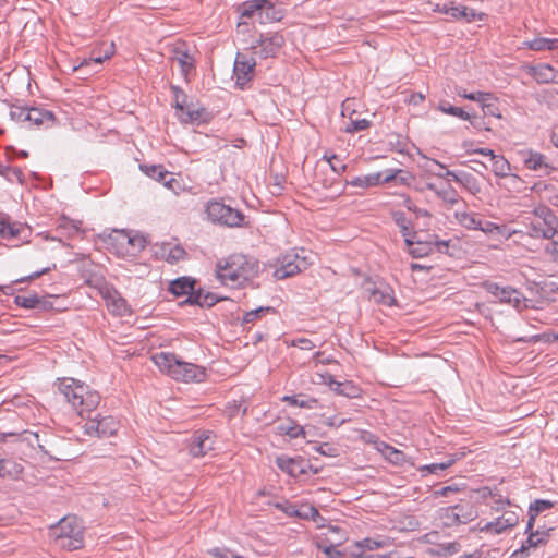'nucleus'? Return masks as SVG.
Here are the masks:
<instances>
[{"label": "nucleus", "instance_id": "59", "mask_svg": "<svg viewBox=\"0 0 558 558\" xmlns=\"http://www.w3.org/2000/svg\"><path fill=\"white\" fill-rule=\"evenodd\" d=\"M293 513L295 517L305 519L312 518L315 520L316 517H319L318 510L312 506H305L300 510H295Z\"/></svg>", "mask_w": 558, "mask_h": 558}, {"label": "nucleus", "instance_id": "29", "mask_svg": "<svg viewBox=\"0 0 558 558\" xmlns=\"http://www.w3.org/2000/svg\"><path fill=\"white\" fill-rule=\"evenodd\" d=\"M113 43L110 44L108 49L106 50L104 56L90 57L89 59H84L78 66H75V71L84 70L85 68H90L92 71L97 72L98 68L102 64V62L107 59H110L113 54Z\"/></svg>", "mask_w": 558, "mask_h": 558}, {"label": "nucleus", "instance_id": "21", "mask_svg": "<svg viewBox=\"0 0 558 558\" xmlns=\"http://www.w3.org/2000/svg\"><path fill=\"white\" fill-rule=\"evenodd\" d=\"M451 17L457 21H464L465 23H471L473 21H483L486 17V14L483 12H478L474 9L468 8L465 5L453 3Z\"/></svg>", "mask_w": 558, "mask_h": 558}, {"label": "nucleus", "instance_id": "31", "mask_svg": "<svg viewBox=\"0 0 558 558\" xmlns=\"http://www.w3.org/2000/svg\"><path fill=\"white\" fill-rule=\"evenodd\" d=\"M456 220L460 226L469 230H477L481 217L477 214L466 210H457L454 213Z\"/></svg>", "mask_w": 558, "mask_h": 558}, {"label": "nucleus", "instance_id": "15", "mask_svg": "<svg viewBox=\"0 0 558 558\" xmlns=\"http://www.w3.org/2000/svg\"><path fill=\"white\" fill-rule=\"evenodd\" d=\"M215 439L211 432H196L190 442V453L193 457H204L214 449Z\"/></svg>", "mask_w": 558, "mask_h": 558}, {"label": "nucleus", "instance_id": "3", "mask_svg": "<svg viewBox=\"0 0 558 558\" xmlns=\"http://www.w3.org/2000/svg\"><path fill=\"white\" fill-rule=\"evenodd\" d=\"M156 366L165 374L178 381H202L205 371L201 366L184 362L171 352H159L153 356Z\"/></svg>", "mask_w": 558, "mask_h": 558}, {"label": "nucleus", "instance_id": "56", "mask_svg": "<svg viewBox=\"0 0 558 558\" xmlns=\"http://www.w3.org/2000/svg\"><path fill=\"white\" fill-rule=\"evenodd\" d=\"M278 428L282 434L288 435L290 438H296L301 435H304V429L300 425H283L282 424Z\"/></svg>", "mask_w": 558, "mask_h": 558}, {"label": "nucleus", "instance_id": "34", "mask_svg": "<svg viewBox=\"0 0 558 558\" xmlns=\"http://www.w3.org/2000/svg\"><path fill=\"white\" fill-rule=\"evenodd\" d=\"M530 73L538 83L542 84L553 82L556 77L555 71L549 64L533 66L531 68Z\"/></svg>", "mask_w": 558, "mask_h": 558}, {"label": "nucleus", "instance_id": "30", "mask_svg": "<svg viewBox=\"0 0 558 558\" xmlns=\"http://www.w3.org/2000/svg\"><path fill=\"white\" fill-rule=\"evenodd\" d=\"M391 545L389 537L379 536L377 538L366 537L355 543V547L362 549V551H371L378 548H386Z\"/></svg>", "mask_w": 558, "mask_h": 558}, {"label": "nucleus", "instance_id": "16", "mask_svg": "<svg viewBox=\"0 0 558 558\" xmlns=\"http://www.w3.org/2000/svg\"><path fill=\"white\" fill-rule=\"evenodd\" d=\"M277 466L289 474L292 477H298L307 472L311 468L307 461L301 458H290L287 456H280L276 459Z\"/></svg>", "mask_w": 558, "mask_h": 558}, {"label": "nucleus", "instance_id": "8", "mask_svg": "<svg viewBox=\"0 0 558 558\" xmlns=\"http://www.w3.org/2000/svg\"><path fill=\"white\" fill-rule=\"evenodd\" d=\"M483 288L499 300L501 303H508L518 311L526 308V298L517 289L511 287H501L496 282L486 281L483 283Z\"/></svg>", "mask_w": 558, "mask_h": 558}, {"label": "nucleus", "instance_id": "38", "mask_svg": "<svg viewBox=\"0 0 558 558\" xmlns=\"http://www.w3.org/2000/svg\"><path fill=\"white\" fill-rule=\"evenodd\" d=\"M329 386L333 391L341 396H345L348 398H355L359 396V388L351 384L350 381L340 383L335 379H331Z\"/></svg>", "mask_w": 558, "mask_h": 558}, {"label": "nucleus", "instance_id": "35", "mask_svg": "<svg viewBox=\"0 0 558 558\" xmlns=\"http://www.w3.org/2000/svg\"><path fill=\"white\" fill-rule=\"evenodd\" d=\"M411 239L413 240L412 245H408L410 254L414 258H421L424 256H427L433 252V245L428 242H422L420 239H417V234L414 233Z\"/></svg>", "mask_w": 558, "mask_h": 558}, {"label": "nucleus", "instance_id": "45", "mask_svg": "<svg viewBox=\"0 0 558 558\" xmlns=\"http://www.w3.org/2000/svg\"><path fill=\"white\" fill-rule=\"evenodd\" d=\"M173 61L178 63L184 75H187V73L194 68V60L186 51H178Z\"/></svg>", "mask_w": 558, "mask_h": 558}, {"label": "nucleus", "instance_id": "43", "mask_svg": "<svg viewBox=\"0 0 558 558\" xmlns=\"http://www.w3.org/2000/svg\"><path fill=\"white\" fill-rule=\"evenodd\" d=\"M141 170L157 182H163L169 172L160 165H142Z\"/></svg>", "mask_w": 558, "mask_h": 558}, {"label": "nucleus", "instance_id": "9", "mask_svg": "<svg viewBox=\"0 0 558 558\" xmlns=\"http://www.w3.org/2000/svg\"><path fill=\"white\" fill-rule=\"evenodd\" d=\"M474 517L475 511L469 502L442 508L439 514L442 524L448 527L465 524L473 520Z\"/></svg>", "mask_w": 558, "mask_h": 558}, {"label": "nucleus", "instance_id": "24", "mask_svg": "<svg viewBox=\"0 0 558 558\" xmlns=\"http://www.w3.org/2000/svg\"><path fill=\"white\" fill-rule=\"evenodd\" d=\"M529 537L525 541V543L521 546L520 549L515 550L513 554H512V557L513 558H517L520 554L526 551L527 549L530 548H536L538 547L539 545L546 543V539L548 537V532H541L538 530H536L535 532H533L532 530H530L529 532Z\"/></svg>", "mask_w": 558, "mask_h": 558}, {"label": "nucleus", "instance_id": "7", "mask_svg": "<svg viewBox=\"0 0 558 558\" xmlns=\"http://www.w3.org/2000/svg\"><path fill=\"white\" fill-rule=\"evenodd\" d=\"M304 253L305 250L301 248L300 252L292 251L283 255L281 265L275 270L274 277L277 280H282L305 270L312 262L308 260V257L304 255Z\"/></svg>", "mask_w": 558, "mask_h": 558}, {"label": "nucleus", "instance_id": "55", "mask_svg": "<svg viewBox=\"0 0 558 558\" xmlns=\"http://www.w3.org/2000/svg\"><path fill=\"white\" fill-rule=\"evenodd\" d=\"M459 183L468 189L472 194L480 192V186L476 179L469 173H462V178Z\"/></svg>", "mask_w": 558, "mask_h": 558}, {"label": "nucleus", "instance_id": "44", "mask_svg": "<svg viewBox=\"0 0 558 558\" xmlns=\"http://www.w3.org/2000/svg\"><path fill=\"white\" fill-rule=\"evenodd\" d=\"M482 110L485 117H494L497 119L501 118L499 108L493 98L492 94L486 93L485 100L481 101Z\"/></svg>", "mask_w": 558, "mask_h": 558}, {"label": "nucleus", "instance_id": "33", "mask_svg": "<svg viewBox=\"0 0 558 558\" xmlns=\"http://www.w3.org/2000/svg\"><path fill=\"white\" fill-rule=\"evenodd\" d=\"M391 217L395 223L400 228L401 234L404 238L407 245H412L413 240L411 239L410 220L405 217L404 213L396 210L391 213Z\"/></svg>", "mask_w": 558, "mask_h": 558}, {"label": "nucleus", "instance_id": "64", "mask_svg": "<svg viewBox=\"0 0 558 558\" xmlns=\"http://www.w3.org/2000/svg\"><path fill=\"white\" fill-rule=\"evenodd\" d=\"M318 547H319V549L323 550V553H325L330 558H341L342 557V554L339 550H337L333 545H329V546L318 545Z\"/></svg>", "mask_w": 558, "mask_h": 558}, {"label": "nucleus", "instance_id": "39", "mask_svg": "<svg viewBox=\"0 0 558 558\" xmlns=\"http://www.w3.org/2000/svg\"><path fill=\"white\" fill-rule=\"evenodd\" d=\"M282 401L287 402L292 407H300L306 409H314L317 404L315 398L306 397L304 395L284 396Z\"/></svg>", "mask_w": 558, "mask_h": 558}, {"label": "nucleus", "instance_id": "36", "mask_svg": "<svg viewBox=\"0 0 558 558\" xmlns=\"http://www.w3.org/2000/svg\"><path fill=\"white\" fill-rule=\"evenodd\" d=\"M381 173H369L366 175L355 177L350 181L352 186H357L362 189H368L372 186H377L381 184Z\"/></svg>", "mask_w": 558, "mask_h": 558}, {"label": "nucleus", "instance_id": "58", "mask_svg": "<svg viewBox=\"0 0 558 558\" xmlns=\"http://www.w3.org/2000/svg\"><path fill=\"white\" fill-rule=\"evenodd\" d=\"M401 197H402V205L404 207H407L410 211L415 213L417 217H420V216H423V217L429 216V213L426 209H422V208L416 207L409 196L402 195Z\"/></svg>", "mask_w": 558, "mask_h": 558}, {"label": "nucleus", "instance_id": "62", "mask_svg": "<svg viewBox=\"0 0 558 558\" xmlns=\"http://www.w3.org/2000/svg\"><path fill=\"white\" fill-rule=\"evenodd\" d=\"M208 553L216 558H231V554H233L228 548H219V547L213 548Z\"/></svg>", "mask_w": 558, "mask_h": 558}, {"label": "nucleus", "instance_id": "41", "mask_svg": "<svg viewBox=\"0 0 558 558\" xmlns=\"http://www.w3.org/2000/svg\"><path fill=\"white\" fill-rule=\"evenodd\" d=\"M492 161V170L496 177L506 178L510 175L511 165L504 156L497 155Z\"/></svg>", "mask_w": 558, "mask_h": 558}, {"label": "nucleus", "instance_id": "25", "mask_svg": "<svg viewBox=\"0 0 558 558\" xmlns=\"http://www.w3.org/2000/svg\"><path fill=\"white\" fill-rule=\"evenodd\" d=\"M427 189L433 191L445 203L454 205L460 201L458 192L450 185L436 186L433 183L427 184Z\"/></svg>", "mask_w": 558, "mask_h": 558}, {"label": "nucleus", "instance_id": "11", "mask_svg": "<svg viewBox=\"0 0 558 558\" xmlns=\"http://www.w3.org/2000/svg\"><path fill=\"white\" fill-rule=\"evenodd\" d=\"M119 428V421L111 416H101L88 418L84 424L85 434L89 436H97L99 438H106L114 435Z\"/></svg>", "mask_w": 558, "mask_h": 558}, {"label": "nucleus", "instance_id": "54", "mask_svg": "<svg viewBox=\"0 0 558 558\" xmlns=\"http://www.w3.org/2000/svg\"><path fill=\"white\" fill-rule=\"evenodd\" d=\"M323 159H325L329 163V166L332 169V171L338 173V174L341 173V172H344L345 169H347V165H344L341 161V159L337 155H335V154H332L330 156L325 154Z\"/></svg>", "mask_w": 558, "mask_h": 558}, {"label": "nucleus", "instance_id": "51", "mask_svg": "<svg viewBox=\"0 0 558 558\" xmlns=\"http://www.w3.org/2000/svg\"><path fill=\"white\" fill-rule=\"evenodd\" d=\"M402 172L403 171L400 170V169H397V170H391L390 169V170H386V171L380 172L383 174L381 183H388V182H391V181H398L399 183L405 184L408 179L405 177H401L400 175Z\"/></svg>", "mask_w": 558, "mask_h": 558}, {"label": "nucleus", "instance_id": "40", "mask_svg": "<svg viewBox=\"0 0 558 558\" xmlns=\"http://www.w3.org/2000/svg\"><path fill=\"white\" fill-rule=\"evenodd\" d=\"M477 230H481L485 234H499L505 236L506 239H509L511 235V232L507 230L506 226H499L492 221L482 219L480 220V226Z\"/></svg>", "mask_w": 558, "mask_h": 558}, {"label": "nucleus", "instance_id": "5", "mask_svg": "<svg viewBox=\"0 0 558 558\" xmlns=\"http://www.w3.org/2000/svg\"><path fill=\"white\" fill-rule=\"evenodd\" d=\"M558 230V219L548 208L535 210L534 217L526 225V233L532 238L553 239Z\"/></svg>", "mask_w": 558, "mask_h": 558}, {"label": "nucleus", "instance_id": "1", "mask_svg": "<svg viewBox=\"0 0 558 558\" xmlns=\"http://www.w3.org/2000/svg\"><path fill=\"white\" fill-rule=\"evenodd\" d=\"M258 262L243 254H232L217 265V277L226 286L240 288L258 274Z\"/></svg>", "mask_w": 558, "mask_h": 558}, {"label": "nucleus", "instance_id": "28", "mask_svg": "<svg viewBox=\"0 0 558 558\" xmlns=\"http://www.w3.org/2000/svg\"><path fill=\"white\" fill-rule=\"evenodd\" d=\"M554 507V502L545 499H536L529 507V521L526 525V532L533 529L536 517L550 508Z\"/></svg>", "mask_w": 558, "mask_h": 558}, {"label": "nucleus", "instance_id": "14", "mask_svg": "<svg viewBox=\"0 0 558 558\" xmlns=\"http://www.w3.org/2000/svg\"><path fill=\"white\" fill-rule=\"evenodd\" d=\"M257 44L253 47L254 49L259 47V51H256V53L262 58H274L283 46L284 37L280 33H267L266 35H260Z\"/></svg>", "mask_w": 558, "mask_h": 558}, {"label": "nucleus", "instance_id": "4", "mask_svg": "<svg viewBox=\"0 0 558 558\" xmlns=\"http://www.w3.org/2000/svg\"><path fill=\"white\" fill-rule=\"evenodd\" d=\"M50 535L57 546L68 550L83 547V526L76 517H64L51 526Z\"/></svg>", "mask_w": 558, "mask_h": 558}, {"label": "nucleus", "instance_id": "57", "mask_svg": "<svg viewBox=\"0 0 558 558\" xmlns=\"http://www.w3.org/2000/svg\"><path fill=\"white\" fill-rule=\"evenodd\" d=\"M369 126V121L366 119L351 120L345 126V132L354 133L365 130Z\"/></svg>", "mask_w": 558, "mask_h": 558}, {"label": "nucleus", "instance_id": "42", "mask_svg": "<svg viewBox=\"0 0 558 558\" xmlns=\"http://www.w3.org/2000/svg\"><path fill=\"white\" fill-rule=\"evenodd\" d=\"M162 255L168 263L174 264L184 259L186 253L180 245H168L162 247Z\"/></svg>", "mask_w": 558, "mask_h": 558}, {"label": "nucleus", "instance_id": "23", "mask_svg": "<svg viewBox=\"0 0 558 558\" xmlns=\"http://www.w3.org/2000/svg\"><path fill=\"white\" fill-rule=\"evenodd\" d=\"M195 280L190 277H181L171 281L169 291L175 296L187 295V298L195 293L194 291Z\"/></svg>", "mask_w": 558, "mask_h": 558}, {"label": "nucleus", "instance_id": "46", "mask_svg": "<svg viewBox=\"0 0 558 558\" xmlns=\"http://www.w3.org/2000/svg\"><path fill=\"white\" fill-rule=\"evenodd\" d=\"M438 109L446 113V114H450V116H454V117H458L462 120H471V114H469L468 112H465L462 108L460 107H454V106H451L450 104H448L447 101H441L439 105H438Z\"/></svg>", "mask_w": 558, "mask_h": 558}, {"label": "nucleus", "instance_id": "13", "mask_svg": "<svg viewBox=\"0 0 558 558\" xmlns=\"http://www.w3.org/2000/svg\"><path fill=\"white\" fill-rule=\"evenodd\" d=\"M256 62L253 57L244 53H238L234 61L233 74L235 84L240 88H244L246 84L253 78Z\"/></svg>", "mask_w": 558, "mask_h": 558}, {"label": "nucleus", "instance_id": "49", "mask_svg": "<svg viewBox=\"0 0 558 558\" xmlns=\"http://www.w3.org/2000/svg\"><path fill=\"white\" fill-rule=\"evenodd\" d=\"M15 303L19 306L25 307V308H36L40 300L36 294L32 295H17L15 296Z\"/></svg>", "mask_w": 558, "mask_h": 558}, {"label": "nucleus", "instance_id": "60", "mask_svg": "<svg viewBox=\"0 0 558 558\" xmlns=\"http://www.w3.org/2000/svg\"><path fill=\"white\" fill-rule=\"evenodd\" d=\"M501 519L505 521L506 525L510 529L518 524L519 517L513 511H507L501 515Z\"/></svg>", "mask_w": 558, "mask_h": 558}, {"label": "nucleus", "instance_id": "18", "mask_svg": "<svg viewBox=\"0 0 558 558\" xmlns=\"http://www.w3.org/2000/svg\"><path fill=\"white\" fill-rule=\"evenodd\" d=\"M282 17L283 13L280 9H277L270 0H263V3H260L257 11L255 22H258L259 24H267L278 22Z\"/></svg>", "mask_w": 558, "mask_h": 558}, {"label": "nucleus", "instance_id": "2", "mask_svg": "<svg viewBox=\"0 0 558 558\" xmlns=\"http://www.w3.org/2000/svg\"><path fill=\"white\" fill-rule=\"evenodd\" d=\"M58 389L82 417L89 415L100 403L98 391L74 378L59 379Z\"/></svg>", "mask_w": 558, "mask_h": 558}, {"label": "nucleus", "instance_id": "12", "mask_svg": "<svg viewBox=\"0 0 558 558\" xmlns=\"http://www.w3.org/2000/svg\"><path fill=\"white\" fill-rule=\"evenodd\" d=\"M519 156L524 167L529 170L544 175H548L556 170L548 157L542 153L532 149H524L519 151Z\"/></svg>", "mask_w": 558, "mask_h": 558}, {"label": "nucleus", "instance_id": "50", "mask_svg": "<svg viewBox=\"0 0 558 558\" xmlns=\"http://www.w3.org/2000/svg\"><path fill=\"white\" fill-rule=\"evenodd\" d=\"M274 311L272 307L269 306H260L256 310H252L250 312H246L243 316L242 322L244 324L254 323L257 319H259L265 313Z\"/></svg>", "mask_w": 558, "mask_h": 558}, {"label": "nucleus", "instance_id": "22", "mask_svg": "<svg viewBox=\"0 0 558 558\" xmlns=\"http://www.w3.org/2000/svg\"><path fill=\"white\" fill-rule=\"evenodd\" d=\"M522 46L534 51H554L558 49V38L537 36L534 39L523 41Z\"/></svg>", "mask_w": 558, "mask_h": 558}, {"label": "nucleus", "instance_id": "52", "mask_svg": "<svg viewBox=\"0 0 558 558\" xmlns=\"http://www.w3.org/2000/svg\"><path fill=\"white\" fill-rule=\"evenodd\" d=\"M60 231H64L68 236H73L80 232V227L68 218H62L58 225Z\"/></svg>", "mask_w": 558, "mask_h": 558}, {"label": "nucleus", "instance_id": "63", "mask_svg": "<svg viewBox=\"0 0 558 558\" xmlns=\"http://www.w3.org/2000/svg\"><path fill=\"white\" fill-rule=\"evenodd\" d=\"M293 345L299 347L301 350H312L313 348H315L313 341L306 338H299L294 340Z\"/></svg>", "mask_w": 558, "mask_h": 558}, {"label": "nucleus", "instance_id": "53", "mask_svg": "<svg viewBox=\"0 0 558 558\" xmlns=\"http://www.w3.org/2000/svg\"><path fill=\"white\" fill-rule=\"evenodd\" d=\"M453 463H454V459L450 458V459H447L446 461H442V462L432 463V464H428V465H424V466H422L420 470H421L422 472L427 471V472H429V473L437 474V473H438V472H440V471H445V470H447V469H448V468H450Z\"/></svg>", "mask_w": 558, "mask_h": 558}, {"label": "nucleus", "instance_id": "61", "mask_svg": "<svg viewBox=\"0 0 558 558\" xmlns=\"http://www.w3.org/2000/svg\"><path fill=\"white\" fill-rule=\"evenodd\" d=\"M545 252L550 256V258L558 263V242L551 241L545 246Z\"/></svg>", "mask_w": 558, "mask_h": 558}, {"label": "nucleus", "instance_id": "20", "mask_svg": "<svg viewBox=\"0 0 558 558\" xmlns=\"http://www.w3.org/2000/svg\"><path fill=\"white\" fill-rule=\"evenodd\" d=\"M260 3H263V0H250L243 2L239 8L238 12L240 13L241 21L238 24V27L246 26L250 21L252 23H255V17L257 15V11L259 9Z\"/></svg>", "mask_w": 558, "mask_h": 558}, {"label": "nucleus", "instance_id": "6", "mask_svg": "<svg viewBox=\"0 0 558 558\" xmlns=\"http://www.w3.org/2000/svg\"><path fill=\"white\" fill-rule=\"evenodd\" d=\"M209 220L228 227H240L244 221V215L221 202L211 201L206 206Z\"/></svg>", "mask_w": 558, "mask_h": 558}, {"label": "nucleus", "instance_id": "48", "mask_svg": "<svg viewBox=\"0 0 558 558\" xmlns=\"http://www.w3.org/2000/svg\"><path fill=\"white\" fill-rule=\"evenodd\" d=\"M27 111L28 107L12 105L10 108V118L16 123H27Z\"/></svg>", "mask_w": 558, "mask_h": 558}, {"label": "nucleus", "instance_id": "17", "mask_svg": "<svg viewBox=\"0 0 558 558\" xmlns=\"http://www.w3.org/2000/svg\"><path fill=\"white\" fill-rule=\"evenodd\" d=\"M104 298L107 303L108 310L118 316H123L130 312L126 301L113 289H106Z\"/></svg>", "mask_w": 558, "mask_h": 558}, {"label": "nucleus", "instance_id": "27", "mask_svg": "<svg viewBox=\"0 0 558 558\" xmlns=\"http://www.w3.org/2000/svg\"><path fill=\"white\" fill-rule=\"evenodd\" d=\"M24 230L22 225L10 222L7 217L0 216V236L2 239L10 240L19 238Z\"/></svg>", "mask_w": 558, "mask_h": 558}, {"label": "nucleus", "instance_id": "37", "mask_svg": "<svg viewBox=\"0 0 558 558\" xmlns=\"http://www.w3.org/2000/svg\"><path fill=\"white\" fill-rule=\"evenodd\" d=\"M379 450L389 462L396 465H403L407 462L405 453L390 445L383 444V447Z\"/></svg>", "mask_w": 558, "mask_h": 558}, {"label": "nucleus", "instance_id": "10", "mask_svg": "<svg viewBox=\"0 0 558 558\" xmlns=\"http://www.w3.org/2000/svg\"><path fill=\"white\" fill-rule=\"evenodd\" d=\"M109 243L117 245L120 254H134L145 247L146 241L142 236L131 235L125 230H113L109 235Z\"/></svg>", "mask_w": 558, "mask_h": 558}, {"label": "nucleus", "instance_id": "19", "mask_svg": "<svg viewBox=\"0 0 558 558\" xmlns=\"http://www.w3.org/2000/svg\"><path fill=\"white\" fill-rule=\"evenodd\" d=\"M27 124L40 126V125H52L54 121V114L49 111L37 107L28 108L27 111Z\"/></svg>", "mask_w": 558, "mask_h": 558}, {"label": "nucleus", "instance_id": "32", "mask_svg": "<svg viewBox=\"0 0 558 558\" xmlns=\"http://www.w3.org/2000/svg\"><path fill=\"white\" fill-rule=\"evenodd\" d=\"M371 298L375 303L387 306H392L396 303L392 289L388 286L375 288Z\"/></svg>", "mask_w": 558, "mask_h": 558}, {"label": "nucleus", "instance_id": "47", "mask_svg": "<svg viewBox=\"0 0 558 558\" xmlns=\"http://www.w3.org/2000/svg\"><path fill=\"white\" fill-rule=\"evenodd\" d=\"M508 529L509 527L506 525V523L501 519V517L497 518L494 521L486 522L484 525L478 526V530L481 532H489V533H494V534H500Z\"/></svg>", "mask_w": 558, "mask_h": 558}, {"label": "nucleus", "instance_id": "26", "mask_svg": "<svg viewBox=\"0 0 558 558\" xmlns=\"http://www.w3.org/2000/svg\"><path fill=\"white\" fill-rule=\"evenodd\" d=\"M219 299L217 295H215L211 292H203L202 290H198L195 293H192L185 303L192 304V305H198L201 307H211L214 306Z\"/></svg>", "mask_w": 558, "mask_h": 558}]
</instances>
